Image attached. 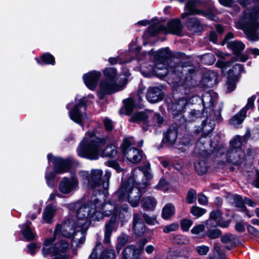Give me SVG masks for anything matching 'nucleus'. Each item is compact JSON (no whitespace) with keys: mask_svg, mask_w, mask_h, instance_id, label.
Here are the masks:
<instances>
[{"mask_svg":"<svg viewBox=\"0 0 259 259\" xmlns=\"http://www.w3.org/2000/svg\"><path fill=\"white\" fill-rule=\"evenodd\" d=\"M148 55L153 56L155 66L150 65L148 67L147 74L144 75L148 76L150 73H155L159 77H163L166 76L168 71L173 73V83L176 85L182 86L185 89H191L197 85V83L193 78L192 75L190 74L186 77L185 80L181 81V74L183 71L187 72L188 70L184 69L183 66L177 65L174 68L170 67L168 69L166 66L165 62L166 59L169 57V50L168 48L161 49L158 52L153 53L152 50L148 53Z\"/></svg>","mask_w":259,"mask_h":259,"instance_id":"f257e3e1","label":"nucleus"},{"mask_svg":"<svg viewBox=\"0 0 259 259\" xmlns=\"http://www.w3.org/2000/svg\"><path fill=\"white\" fill-rule=\"evenodd\" d=\"M152 178L149 163L146 164L142 168H135L128 180L122 183L116 192V196L119 200H127L133 207L138 206L141 192L139 188L134 186L135 183L138 184L140 188H143Z\"/></svg>","mask_w":259,"mask_h":259,"instance_id":"f03ea898","label":"nucleus"},{"mask_svg":"<svg viewBox=\"0 0 259 259\" xmlns=\"http://www.w3.org/2000/svg\"><path fill=\"white\" fill-rule=\"evenodd\" d=\"M128 205L127 204L123 205L122 207L118 209L115 203L108 201L104 203H101L98 198H92L90 202L81 205L77 209V214L79 218L82 221L81 224L84 228L89 227L92 221H99L104 217L116 215L119 213L127 212Z\"/></svg>","mask_w":259,"mask_h":259,"instance_id":"7ed1b4c3","label":"nucleus"},{"mask_svg":"<svg viewBox=\"0 0 259 259\" xmlns=\"http://www.w3.org/2000/svg\"><path fill=\"white\" fill-rule=\"evenodd\" d=\"M76 222L72 219H68L62 224L56 226L54 230L55 238L61 235L67 238H72L71 245L73 247H80L85 241L84 233L89 227L84 228L81 224L82 221L79 218L76 212Z\"/></svg>","mask_w":259,"mask_h":259,"instance_id":"20e7f679","label":"nucleus"},{"mask_svg":"<svg viewBox=\"0 0 259 259\" xmlns=\"http://www.w3.org/2000/svg\"><path fill=\"white\" fill-rule=\"evenodd\" d=\"M105 143V140L98 138L95 132H88L77 148L79 156L91 160L98 159L100 148Z\"/></svg>","mask_w":259,"mask_h":259,"instance_id":"39448f33","label":"nucleus"},{"mask_svg":"<svg viewBox=\"0 0 259 259\" xmlns=\"http://www.w3.org/2000/svg\"><path fill=\"white\" fill-rule=\"evenodd\" d=\"M238 28L242 29L247 38L252 41L259 39V9L246 10L236 23Z\"/></svg>","mask_w":259,"mask_h":259,"instance_id":"423d86ee","label":"nucleus"},{"mask_svg":"<svg viewBox=\"0 0 259 259\" xmlns=\"http://www.w3.org/2000/svg\"><path fill=\"white\" fill-rule=\"evenodd\" d=\"M103 175V171L100 169H92L90 172L81 171L79 173V177L84 185L105 193L109 188L111 174L107 170L104 176Z\"/></svg>","mask_w":259,"mask_h":259,"instance_id":"0eeeda50","label":"nucleus"},{"mask_svg":"<svg viewBox=\"0 0 259 259\" xmlns=\"http://www.w3.org/2000/svg\"><path fill=\"white\" fill-rule=\"evenodd\" d=\"M69 248V243L64 239L60 238V236L55 238L46 239L42 248V253L44 256L52 254L54 259H68L69 255L67 251Z\"/></svg>","mask_w":259,"mask_h":259,"instance_id":"6e6552de","label":"nucleus"},{"mask_svg":"<svg viewBox=\"0 0 259 259\" xmlns=\"http://www.w3.org/2000/svg\"><path fill=\"white\" fill-rule=\"evenodd\" d=\"M49 162H52L54 164V172H46L45 178L48 185L53 187L54 185V180L55 175L57 174H63L67 172L70 168L71 161L67 158L63 159L60 157L53 156L51 154L48 155Z\"/></svg>","mask_w":259,"mask_h":259,"instance_id":"1a4fd4ad","label":"nucleus"},{"mask_svg":"<svg viewBox=\"0 0 259 259\" xmlns=\"http://www.w3.org/2000/svg\"><path fill=\"white\" fill-rule=\"evenodd\" d=\"M127 77L126 74H121L117 80L103 79L100 84V94L104 96L122 90L127 84Z\"/></svg>","mask_w":259,"mask_h":259,"instance_id":"9d476101","label":"nucleus"},{"mask_svg":"<svg viewBox=\"0 0 259 259\" xmlns=\"http://www.w3.org/2000/svg\"><path fill=\"white\" fill-rule=\"evenodd\" d=\"M183 28V25L179 19H174L167 23V27H165L161 21L153 23L150 26L149 31L152 34H157L158 32L171 33L180 35Z\"/></svg>","mask_w":259,"mask_h":259,"instance_id":"9b49d317","label":"nucleus"},{"mask_svg":"<svg viewBox=\"0 0 259 259\" xmlns=\"http://www.w3.org/2000/svg\"><path fill=\"white\" fill-rule=\"evenodd\" d=\"M75 104L69 112L70 119L75 123L83 127L82 123L87 119L84 111L87 107V99L85 97L75 99Z\"/></svg>","mask_w":259,"mask_h":259,"instance_id":"f8f14e48","label":"nucleus"},{"mask_svg":"<svg viewBox=\"0 0 259 259\" xmlns=\"http://www.w3.org/2000/svg\"><path fill=\"white\" fill-rule=\"evenodd\" d=\"M135 142L132 137L125 138L121 145V150L123 154L131 163H138L143 157L142 152L136 148L132 147L135 145Z\"/></svg>","mask_w":259,"mask_h":259,"instance_id":"ddd939ff","label":"nucleus"},{"mask_svg":"<svg viewBox=\"0 0 259 259\" xmlns=\"http://www.w3.org/2000/svg\"><path fill=\"white\" fill-rule=\"evenodd\" d=\"M130 121L147 122L149 125L159 126L163 122V119L158 113L155 114L151 111L140 112L135 113L131 118Z\"/></svg>","mask_w":259,"mask_h":259,"instance_id":"4468645a","label":"nucleus"},{"mask_svg":"<svg viewBox=\"0 0 259 259\" xmlns=\"http://www.w3.org/2000/svg\"><path fill=\"white\" fill-rule=\"evenodd\" d=\"M198 98V97L186 96L175 100L170 107L172 113L174 115L181 114Z\"/></svg>","mask_w":259,"mask_h":259,"instance_id":"2eb2a0df","label":"nucleus"},{"mask_svg":"<svg viewBox=\"0 0 259 259\" xmlns=\"http://www.w3.org/2000/svg\"><path fill=\"white\" fill-rule=\"evenodd\" d=\"M78 181L76 177H64L60 182L58 189L63 194H71L78 188Z\"/></svg>","mask_w":259,"mask_h":259,"instance_id":"dca6fc26","label":"nucleus"},{"mask_svg":"<svg viewBox=\"0 0 259 259\" xmlns=\"http://www.w3.org/2000/svg\"><path fill=\"white\" fill-rule=\"evenodd\" d=\"M199 4V2L197 0H191L188 2L185 6V10L188 12L183 13L181 14L182 18L185 19L188 17L190 15L202 14L203 16L207 17L211 20H215V16L212 13L200 12L197 9V7L198 6Z\"/></svg>","mask_w":259,"mask_h":259,"instance_id":"f3484780","label":"nucleus"},{"mask_svg":"<svg viewBox=\"0 0 259 259\" xmlns=\"http://www.w3.org/2000/svg\"><path fill=\"white\" fill-rule=\"evenodd\" d=\"M101 76L100 72L94 70L84 74L83 76V79L86 86L90 90H94Z\"/></svg>","mask_w":259,"mask_h":259,"instance_id":"a211bd4d","label":"nucleus"},{"mask_svg":"<svg viewBox=\"0 0 259 259\" xmlns=\"http://www.w3.org/2000/svg\"><path fill=\"white\" fill-rule=\"evenodd\" d=\"M228 46L233 51L234 54L238 55V57L240 61L244 62L247 60L248 57L247 55L245 54L239 55V53L245 48V45L243 42L237 40L232 41L228 43Z\"/></svg>","mask_w":259,"mask_h":259,"instance_id":"6ab92c4d","label":"nucleus"},{"mask_svg":"<svg viewBox=\"0 0 259 259\" xmlns=\"http://www.w3.org/2000/svg\"><path fill=\"white\" fill-rule=\"evenodd\" d=\"M133 228L137 236L143 235L145 231L144 224L140 215L137 213L134 214Z\"/></svg>","mask_w":259,"mask_h":259,"instance_id":"aec40b11","label":"nucleus"},{"mask_svg":"<svg viewBox=\"0 0 259 259\" xmlns=\"http://www.w3.org/2000/svg\"><path fill=\"white\" fill-rule=\"evenodd\" d=\"M244 154L241 149H230L228 154V159L230 162L236 165L241 163Z\"/></svg>","mask_w":259,"mask_h":259,"instance_id":"412c9836","label":"nucleus"},{"mask_svg":"<svg viewBox=\"0 0 259 259\" xmlns=\"http://www.w3.org/2000/svg\"><path fill=\"white\" fill-rule=\"evenodd\" d=\"M147 99L150 103H156L162 100L163 95L158 88H150L147 95Z\"/></svg>","mask_w":259,"mask_h":259,"instance_id":"4be33fe9","label":"nucleus"},{"mask_svg":"<svg viewBox=\"0 0 259 259\" xmlns=\"http://www.w3.org/2000/svg\"><path fill=\"white\" fill-rule=\"evenodd\" d=\"M117 228V224L116 223L115 217H112L110 221L105 225V231L104 242L108 243L110 242V236L113 231Z\"/></svg>","mask_w":259,"mask_h":259,"instance_id":"5701e85b","label":"nucleus"},{"mask_svg":"<svg viewBox=\"0 0 259 259\" xmlns=\"http://www.w3.org/2000/svg\"><path fill=\"white\" fill-rule=\"evenodd\" d=\"M56 213V208L52 205H48L44 210L42 216V222L51 223Z\"/></svg>","mask_w":259,"mask_h":259,"instance_id":"b1692460","label":"nucleus"},{"mask_svg":"<svg viewBox=\"0 0 259 259\" xmlns=\"http://www.w3.org/2000/svg\"><path fill=\"white\" fill-rule=\"evenodd\" d=\"M216 100L217 95L214 93L207 92L202 97V102L204 107H212Z\"/></svg>","mask_w":259,"mask_h":259,"instance_id":"393cba45","label":"nucleus"},{"mask_svg":"<svg viewBox=\"0 0 259 259\" xmlns=\"http://www.w3.org/2000/svg\"><path fill=\"white\" fill-rule=\"evenodd\" d=\"M178 132L176 128H170L164 134L163 141L170 146L173 145L176 141Z\"/></svg>","mask_w":259,"mask_h":259,"instance_id":"a878e982","label":"nucleus"},{"mask_svg":"<svg viewBox=\"0 0 259 259\" xmlns=\"http://www.w3.org/2000/svg\"><path fill=\"white\" fill-rule=\"evenodd\" d=\"M221 241L226 244L228 249H231L238 242V238L234 234H226L222 237Z\"/></svg>","mask_w":259,"mask_h":259,"instance_id":"bb28decb","label":"nucleus"},{"mask_svg":"<svg viewBox=\"0 0 259 259\" xmlns=\"http://www.w3.org/2000/svg\"><path fill=\"white\" fill-rule=\"evenodd\" d=\"M124 107L121 109L119 111L120 114L130 115L135 107L140 106V104H136L134 100L132 98L124 101Z\"/></svg>","mask_w":259,"mask_h":259,"instance_id":"cd10ccee","label":"nucleus"},{"mask_svg":"<svg viewBox=\"0 0 259 259\" xmlns=\"http://www.w3.org/2000/svg\"><path fill=\"white\" fill-rule=\"evenodd\" d=\"M186 25L189 30L193 32H198L202 29L200 21L195 17L189 18Z\"/></svg>","mask_w":259,"mask_h":259,"instance_id":"c85d7f7f","label":"nucleus"},{"mask_svg":"<svg viewBox=\"0 0 259 259\" xmlns=\"http://www.w3.org/2000/svg\"><path fill=\"white\" fill-rule=\"evenodd\" d=\"M246 117V109H242L241 111L232 117L230 120L231 125L236 126L241 124Z\"/></svg>","mask_w":259,"mask_h":259,"instance_id":"c756f323","label":"nucleus"},{"mask_svg":"<svg viewBox=\"0 0 259 259\" xmlns=\"http://www.w3.org/2000/svg\"><path fill=\"white\" fill-rule=\"evenodd\" d=\"M217 74L213 71H209L203 78V82L208 87H212L216 83Z\"/></svg>","mask_w":259,"mask_h":259,"instance_id":"7c9ffc66","label":"nucleus"},{"mask_svg":"<svg viewBox=\"0 0 259 259\" xmlns=\"http://www.w3.org/2000/svg\"><path fill=\"white\" fill-rule=\"evenodd\" d=\"M156 204V201L152 197H146L143 198L142 201V206L144 209L146 210L153 209Z\"/></svg>","mask_w":259,"mask_h":259,"instance_id":"2f4dec72","label":"nucleus"},{"mask_svg":"<svg viewBox=\"0 0 259 259\" xmlns=\"http://www.w3.org/2000/svg\"><path fill=\"white\" fill-rule=\"evenodd\" d=\"M175 212V206L171 204H167L162 209V217L164 219L168 220L174 214Z\"/></svg>","mask_w":259,"mask_h":259,"instance_id":"473e14b6","label":"nucleus"},{"mask_svg":"<svg viewBox=\"0 0 259 259\" xmlns=\"http://www.w3.org/2000/svg\"><path fill=\"white\" fill-rule=\"evenodd\" d=\"M140 253L139 250L136 249L135 246L129 245L123 251V255L124 259H129L131 256H133L134 258H136L135 257L136 254H139Z\"/></svg>","mask_w":259,"mask_h":259,"instance_id":"72a5a7b5","label":"nucleus"},{"mask_svg":"<svg viewBox=\"0 0 259 259\" xmlns=\"http://www.w3.org/2000/svg\"><path fill=\"white\" fill-rule=\"evenodd\" d=\"M202 131L205 134H208L210 133L214 128L215 122L207 117L202 123Z\"/></svg>","mask_w":259,"mask_h":259,"instance_id":"f704fd0d","label":"nucleus"},{"mask_svg":"<svg viewBox=\"0 0 259 259\" xmlns=\"http://www.w3.org/2000/svg\"><path fill=\"white\" fill-rule=\"evenodd\" d=\"M229 223V221L217 222V221H214L209 218L206 222V226L207 229H212V228L218 226L223 228H226L228 227Z\"/></svg>","mask_w":259,"mask_h":259,"instance_id":"c9c22d12","label":"nucleus"},{"mask_svg":"<svg viewBox=\"0 0 259 259\" xmlns=\"http://www.w3.org/2000/svg\"><path fill=\"white\" fill-rule=\"evenodd\" d=\"M38 64L42 65V63L49 65H54L55 63V58L54 56L49 54L45 53L41 56V61L36 59Z\"/></svg>","mask_w":259,"mask_h":259,"instance_id":"e433bc0d","label":"nucleus"},{"mask_svg":"<svg viewBox=\"0 0 259 259\" xmlns=\"http://www.w3.org/2000/svg\"><path fill=\"white\" fill-rule=\"evenodd\" d=\"M31 224V223L30 222H27L24 225V230L21 231L22 234L24 237L27 240H32L34 237V234L32 233L30 227Z\"/></svg>","mask_w":259,"mask_h":259,"instance_id":"4c0bfd02","label":"nucleus"},{"mask_svg":"<svg viewBox=\"0 0 259 259\" xmlns=\"http://www.w3.org/2000/svg\"><path fill=\"white\" fill-rule=\"evenodd\" d=\"M196 172L199 175L205 173L207 170V166L204 160H197L194 163Z\"/></svg>","mask_w":259,"mask_h":259,"instance_id":"58836bf2","label":"nucleus"},{"mask_svg":"<svg viewBox=\"0 0 259 259\" xmlns=\"http://www.w3.org/2000/svg\"><path fill=\"white\" fill-rule=\"evenodd\" d=\"M243 66L240 64H236L232 69H229L228 71V76L230 72H231L232 77L237 79L239 74L243 72Z\"/></svg>","mask_w":259,"mask_h":259,"instance_id":"ea45409f","label":"nucleus"},{"mask_svg":"<svg viewBox=\"0 0 259 259\" xmlns=\"http://www.w3.org/2000/svg\"><path fill=\"white\" fill-rule=\"evenodd\" d=\"M117 154L116 148L114 145H111L107 146L102 153L103 157H114Z\"/></svg>","mask_w":259,"mask_h":259,"instance_id":"a19ab883","label":"nucleus"},{"mask_svg":"<svg viewBox=\"0 0 259 259\" xmlns=\"http://www.w3.org/2000/svg\"><path fill=\"white\" fill-rule=\"evenodd\" d=\"M103 73L105 76V79L116 80L115 77L116 76L117 72L115 68L112 67L106 68L103 70ZM117 79H118L116 80Z\"/></svg>","mask_w":259,"mask_h":259,"instance_id":"79ce46f5","label":"nucleus"},{"mask_svg":"<svg viewBox=\"0 0 259 259\" xmlns=\"http://www.w3.org/2000/svg\"><path fill=\"white\" fill-rule=\"evenodd\" d=\"M228 80L227 82V90L229 92H232L236 87V82L237 79L232 77L231 72H230L229 76H227Z\"/></svg>","mask_w":259,"mask_h":259,"instance_id":"37998d69","label":"nucleus"},{"mask_svg":"<svg viewBox=\"0 0 259 259\" xmlns=\"http://www.w3.org/2000/svg\"><path fill=\"white\" fill-rule=\"evenodd\" d=\"M202 138H201L199 141H198L196 144V147L195 149V152L199 155H202V156H206L207 154V152L205 150V147L202 145Z\"/></svg>","mask_w":259,"mask_h":259,"instance_id":"c03bdc74","label":"nucleus"},{"mask_svg":"<svg viewBox=\"0 0 259 259\" xmlns=\"http://www.w3.org/2000/svg\"><path fill=\"white\" fill-rule=\"evenodd\" d=\"M241 137L237 136L230 142L231 149H241Z\"/></svg>","mask_w":259,"mask_h":259,"instance_id":"a18cd8bd","label":"nucleus"},{"mask_svg":"<svg viewBox=\"0 0 259 259\" xmlns=\"http://www.w3.org/2000/svg\"><path fill=\"white\" fill-rule=\"evenodd\" d=\"M202 60L203 62L207 65L212 64L215 61V58L212 54H206L202 56Z\"/></svg>","mask_w":259,"mask_h":259,"instance_id":"49530a36","label":"nucleus"},{"mask_svg":"<svg viewBox=\"0 0 259 259\" xmlns=\"http://www.w3.org/2000/svg\"><path fill=\"white\" fill-rule=\"evenodd\" d=\"M206 210L204 208L198 206H193L191 212L194 216L200 217L206 212Z\"/></svg>","mask_w":259,"mask_h":259,"instance_id":"de8ad7c7","label":"nucleus"},{"mask_svg":"<svg viewBox=\"0 0 259 259\" xmlns=\"http://www.w3.org/2000/svg\"><path fill=\"white\" fill-rule=\"evenodd\" d=\"M221 234V231L218 229H208L207 236L211 239L218 238Z\"/></svg>","mask_w":259,"mask_h":259,"instance_id":"09e8293b","label":"nucleus"},{"mask_svg":"<svg viewBox=\"0 0 259 259\" xmlns=\"http://www.w3.org/2000/svg\"><path fill=\"white\" fill-rule=\"evenodd\" d=\"M143 217L146 223L150 225H154L158 223L155 217H150L146 213H143Z\"/></svg>","mask_w":259,"mask_h":259,"instance_id":"8fccbe9b","label":"nucleus"},{"mask_svg":"<svg viewBox=\"0 0 259 259\" xmlns=\"http://www.w3.org/2000/svg\"><path fill=\"white\" fill-rule=\"evenodd\" d=\"M156 188L164 192L168 189V184L164 179H161L158 184L156 186Z\"/></svg>","mask_w":259,"mask_h":259,"instance_id":"3c124183","label":"nucleus"},{"mask_svg":"<svg viewBox=\"0 0 259 259\" xmlns=\"http://www.w3.org/2000/svg\"><path fill=\"white\" fill-rule=\"evenodd\" d=\"M234 202L236 206L242 209H244L245 206L244 205V200L239 195H236L233 198Z\"/></svg>","mask_w":259,"mask_h":259,"instance_id":"603ef678","label":"nucleus"},{"mask_svg":"<svg viewBox=\"0 0 259 259\" xmlns=\"http://www.w3.org/2000/svg\"><path fill=\"white\" fill-rule=\"evenodd\" d=\"M234 61L235 60H233L231 62L225 61L223 60H218L216 63V66L218 67L222 68L223 71L224 72L227 69L228 67L230 66V63Z\"/></svg>","mask_w":259,"mask_h":259,"instance_id":"864d4df0","label":"nucleus"},{"mask_svg":"<svg viewBox=\"0 0 259 259\" xmlns=\"http://www.w3.org/2000/svg\"><path fill=\"white\" fill-rule=\"evenodd\" d=\"M222 213L219 210L212 211L209 215V218L217 222H222L221 220Z\"/></svg>","mask_w":259,"mask_h":259,"instance_id":"5fc2aeb1","label":"nucleus"},{"mask_svg":"<svg viewBox=\"0 0 259 259\" xmlns=\"http://www.w3.org/2000/svg\"><path fill=\"white\" fill-rule=\"evenodd\" d=\"M196 199V191L191 189L188 191L187 196V201L189 203H192Z\"/></svg>","mask_w":259,"mask_h":259,"instance_id":"6e6d98bb","label":"nucleus"},{"mask_svg":"<svg viewBox=\"0 0 259 259\" xmlns=\"http://www.w3.org/2000/svg\"><path fill=\"white\" fill-rule=\"evenodd\" d=\"M179 225L177 224L173 223L163 227V231L166 233L176 231L178 229Z\"/></svg>","mask_w":259,"mask_h":259,"instance_id":"4d7b16f0","label":"nucleus"},{"mask_svg":"<svg viewBox=\"0 0 259 259\" xmlns=\"http://www.w3.org/2000/svg\"><path fill=\"white\" fill-rule=\"evenodd\" d=\"M196 250L199 254L201 255H206L209 250V248L205 245L198 246L196 247Z\"/></svg>","mask_w":259,"mask_h":259,"instance_id":"13d9d810","label":"nucleus"},{"mask_svg":"<svg viewBox=\"0 0 259 259\" xmlns=\"http://www.w3.org/2000/svg\"><path fill=\"white\" fill-rule=\"evenodd\" d=\"M193 222L190 220L185 219L182 221L181 226L183 230L187 231L192 226Z\"/></svg>","mask_w":259,"mask_h":259,"instance_id":"bf43d9fd","label":"nucleus"},{"mask_svg":"<svg viewBox=\"0 0 259 259\" xmlns=\"http://www.w3.org/2000/svg\"><path fill=\"white\" fill-rule=\"evenodd\" d=\"M157 21H159L157 19H153L152 20V21H147V20H142V21H139L137 24V25H143V26H147L148 25H149V28H148V32L151 35H155V34H152L150 31H149V28H150V25L153 23H154V22H156Z\"/></svg>","mask_w":259,"mask_h":259,"instance_id":"052dcab7","label":"nucleus"},{"mask_svg":"<svg viewBox=\"0 0 259 259\" xmlns=\"http://www.w3.org/2000/svg\"><path fill=\"white\" fill-rule=\"evenodd\" d=\"M128 240V236L125 235H123L121 236H120L118 239V245L117 247V249L118 251H119L120 249V247H119V245L120 246H122L124 245H125Z\"/></svg>","mask_w":259,"mask_h":259,"instance_id":"680f3d73","label":"nucleus"},{"mask_svg":"<svg viewBox=\"0 0 259 259\" xmlns=\"http://www.w3.org/2000/svg\"><path fill=\"white\" fill-rule=\"evenodd\" d=\"M204 230V226L203 225H198L194 226L191 230V232L193 234L198 235L203 232Z\"/></svg>","mask_w":259,"mask_h":259,"instance_id":"e2e57ef3","label":"nucleus"},{"mask_svg":"<svg viewBox=\"0 0 259 259\" xmlns=\"http://www.w3.org/2000/svg\"><path fill=\"white\" fill-rule=\"evenodd\" d=\"M220 4L226 7H233L234 6V0H218Z\"/></svg>","mask_w":259,"mask_h":259,"instance_id":"0e129e2a","label":"nucleus"},{"mask_svg":"<svg viewBox=\"0 0 259 259\" xmlns=\"http://www.w3.org/2000/svg\"><path fill=\"white\" fill-rule=\"evenodd\" d=\"M107 165L114 168L117 172H120L121 168L119 164L115 161H109L107 162Z\"/></svg>","mask_w":259,"mask_h":259,"instance_id":"69168bd1","label":"nucleus"},{"mask_svg":"<svg viewBox=\"0 0 259 259\" xmlns=\"http://www.w3.org/2000/svg\"><path fill=\"white\" fill-rule=\"evenodd\" d=\"M255 99V97L254 96H252L248 98L247 103L245 107L243 109H246V112L249 109H252L254 107V102Z\"/></svg>","mask_w":259,"mask_h":259,"instance_id":"338daca9","label":"nucleus"},{"mask_svg":"<svg viewBox=\"0 0 259 259\" xmlns=\"http://www.w3.org/2000/svg\"><path fill=\"white\" fill-rule=\"evenodd\" d=\"M252 184L256 188H259V171H256V174Z\"/></svg>","mask_w":259,"mask_h":259,"instance_id":"774afa93","label":"nucleus"}]
</instances>
